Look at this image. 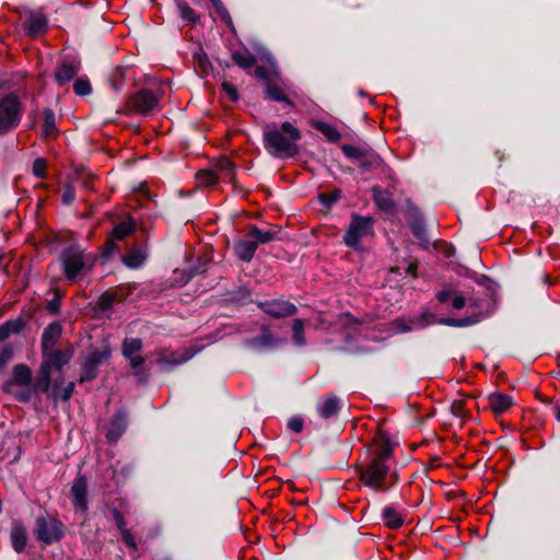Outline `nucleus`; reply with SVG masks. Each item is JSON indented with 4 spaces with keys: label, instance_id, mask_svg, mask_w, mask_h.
<instances>
[{
    "label": "nucleus",
    "instance_id": "50",
    "mask_svg": "<svg viewBox=\"0 0 560 560\" xmlns=\"http://www.w3.org/2000/svg\"><path fill=\"white\" fill-rule=\"evenodd\" d=\"M288 428L295 433L301 432L303 429V419L301 417H292L288 421Z\"/></svg>",
    "mask_w": 560,
    "mask_h": 560
},
{
    "label": "nucleus",
    "instance_id": "40",
    "mask_svg": "<svg viewBox=\"0 0 560 560\" xmlns=\"http://www.w3.org/2000/svg\"><path fill=\"white\" fill-rule=\"evenodd\" d=\"M108 357H109L108 351H103V352L95 351V352H92L88 357L86 360L90 361V365H94L97 368L103 361L107 360Z\"/></svg>",
    "mask_w": 560,
    "mask_h": 560
},
{
    "label": "nucleus",
    "instance_id": "64",
    "mask_svg": "<svg viewBox=\"0 0 560 560\" xmlns=\"http://www.w3.org/2000/svg\"><path fill=\"white\" fill-rule=\"evenodd\" d=\"M187 360H188V357H185V358H183V359H180V360H176L174 363H175V364H180V363L186 362Z\"/></svg>",
    "mask_w": 560,
    "mask_h": 560
},
{
    "label": "nucleus",
    "instance_id": "22",
    "mask_svg": "<svg viewBox=\"0 0 560 560\" xmlns=\"http://www.w3.org/2000/svg\"><path fill=\"white\" fill-rule=\"evenodd\" d=\"M340 410V400L336 396H329L326 399H324L320 408H319V415L324 419H329L331 417H335L338 415Z\"/></svg>",
    "mask_w": 560,
    "mask_h": 560
},
{
    "label": "nucleus",
    "instance_id": "44",
    "mask_svg": "<svg viewBox=\"0 0 560 560\" xmlns=\"http://www.w3.org/2000/svg\"><path fill=\"white\" fill-rule=\"evenodd\" d=\"M221 88H222V91L225 93V95L229 97V100H231L233 102L238 100L237 90L233 84H231L229 82H223L221 84Z\"/></svg>",
    "mask_w": 560,
    "mask_h": 560
},
{
    "label": "nucleus",
    "instance_id": "6",
    "mask_svg": "<svg viewBox=\"0 0 560 560\" xmlns=\"http://www.w3.org/2000/svg\"><path fill=\"white\" fill-rule=\"evenodd\" d=\"M32 372L25 364H18L13 369V378L7 381L2 389L4 393L16 397L20 401H26L30 394L25 390L31 385Z\"/></svg>",
    "mask_w": 560,
    "mask_h": 560
},
{
    "label": "nucleus",
    "instance_id": "33",
    "mask_svg": "<svg viewBox=\"0 0 560 560\" xmlns=\"http://www.w3.org/2000/svg\"><path fill=\"white\" fill-rule=\"evenodd\" d=\"M177 9H178L180 18L184 21H187L190 23H195L198 21V15L186 2H178Z\"/></svg>",
    "mask_w": 560,
    "mask_h": 560
},
{
    "label": "nucleus",
    "instance_id": "35",
    "mask_svg": "<svg viewBox=\"0 0 560 560\" xmlns=\"http://www.w3.org/2000/svg\"><path fill=\"white\" fill-rule=\"evenodd\" d=\"M74 384L70 382L66 387L59 388L58 385H54L52 394L57 399H61L62 401H67L73 394Z\"/></svg>",
    "mask_w": 560,
    "mask_h": 560
},
{
    "label": "nucleus",
    "instance_id": "36",
    "mask_svg": "<svg viewBox=\"0 0 560 560\" xmlns=\"http://www.w3.org/2000/svg\"><path fill=\"white\" fill-rule=\"evenodd\" d=\"M293 340L296 345L302 346L305 343L304 338V322L302 319H295L292 326Z\"/></svg>",
    "mask_w": 560,
    "mask_h": 560
},
{
    "label": "nucleus",
    "instance_id": "42",
    "mask_svg": "<svg viewBox=\"0 0 560 560\" xmlns=\"http://www.w3.org/2000/svg\"><path fill=\"white\" fill-rule=\"evenodd\" d=\"M115 295L109 292H105L101 295L98 301V307L101 311H107L113 306Z\"/></svg>",
    "mask_w": 560,
    "mask_h": 560
},
{
    "label": "nucleus",
    "instance_id": "3",
    "mask_svg": "<svg viewBox=\"0 0 560 560\" xmlns=\"http://www.w3.org/2000/svg\"><path fill=\"white\" fill-rule=\"evenodd\" d=\"M61 264L66 278L74 281L92 268L94 258L78 248H67L61 254Z\"/></svg>",
    "mask_w": 560,
    "mask_h": 560
},
{
    "label": "nucleus",
    "instance_id": "55",
    "mask_svg": "<svg viewBox=\"0 0 560 560\" xmlns=\"http://www.w3.org/2000/svg\"><path fill=\"white\" fill-rule=\"evenodd\" d=\"M114 518H115V523H116L117 527L119 528L120 533H122L124 529H128L126 527V522L124 520V516L118 511H115Z\"/></svg>",
    "mask_w": 560,
    "mask_h": 560
},
{
    "label": "nucleus",
    "instance_id": "14",
    "mask_svg": "<svg viewBox=\"0 0 560 560\" xmlns=\"http://www.w3.org/2000/svg\"><path fill=\"white\" fill-rule=\"evenodd\" d=\"M257 249V241L249 238L248 234L245 238L240 240L235 243L234 250L235 255L243 261H250Z\"/></svg>",
    "mask_w": 560,
    "mask_h": 560
},
{
    "label": "nucleus",
    "instance_id": "48",
    "mask_svg": "<svg viewBox=\"0 0 560 560\" xmlns=\"http://www.w3.org/2000/svg\"><path fill=\"white\" fill-rule=\"evenodd\" d=\"M13 358V350L10 347H5L0 352V370H2L9 361Z\"/></svg>",
    "mask_w": 560,
    "mask_h": 560
},
{
    "label": "nucleus",
    "instance_id": "51",
    "mask_svg": "<svg viewBox=\"0 0 560 560\" xmlns=\"http://www.w3.org/2000/svg\"><path fill=\"white\" fill-rule=\"evenodd\" d=\"M394 326L399 332H408L416 328L411 322L410 325H408L404 318L395 319Z\"/></svg>",
    "mask_w": 560,
    "mask_h": 560
},
{
    "label": "nucleus",
    "instance_id": "43",
    "mask_svg": "<svg viewBox=\"0 0 560 560\" xmlns=\"http://www.w3.org/2000/svg\"><path fill=\"white\" fill-rule=\"evenodd\" d=\"M124 77H125V68H121V67L116 68L110 77L112 85L115 90H119L121 88Z\"/></svg>",
    "mask_w": 560,
    "mask_h": 560
},
{
    "label": "nucleus",
    "instance_id": "19",
    "mask_svg": "<svg viewBox=\"0 0 560 560\" xmlns=\"http://www.w3.org/2000/svg\"><path fill=\"white\" fill-rule=\"evenodd\" d=\"M126 419L127 413L125 410H119L114 417V420L110 424V428L107 433V439L110 441H116L122 434L126 429Z\"/></svg>",
    "mask_w": 560,
    "mask_h": 560
},
{
    "label": "nucleus",
    "instance_id": "13",
    "mask_svg": "<svg viewBox=\"0 0 560 560\" xmlns=\"http://www.w3.org/2000/svg\"><path fill=\"white\" fill-rule=\"evenodd\" d=\"M80 70V63L75 61H65L56 70L55 79L59 85L70 82Z\"/></svg>",
    "mask_w": 560,
    "mask_h": 560
},
{
    "label": "nucleus",
    "instance_id": "16",
    "mask_svg": "<svg viewBox=\"0 0 560 560\" xmlns=\"http://www.w3.org/2000/svg\"><path fill=\"white\" fill-rule=\"evenodd\" d=\"M10 537L13 549L16 552H22L27 544V533L21 522L15 521L13 523Z\"/></svg>",
    "mask_w": 560,
    "mask_h": 560
},
{
    "label": "nucleus",
    "instance_id": "62",
    "mask_svg": "<svg viewBox=\"0 0 560 560\" xmlns=\"http://www.w3.org/2000/svg\"><path fill=\"white\" fill-rule=\"evenodd\" d=\"M555 416L558 421H560V404L555 407Z\"/></svg>",
    "mask_w": 560,
    "mask_h": 560
},
{
    "label": "nucleus",
    "instance_id": "45",
    "mask_svg": "<svg viewBox=\"0 0 560 560\" xmlns=\"http://www.w3.org/2000/svg\"><path fill=\"white\" fill-rule=\"evenodd\" d=\"M339 197V191L336 190L331 194H320L317 196V199L325 206L330 207Z\"/></svg>",
    "mask_w": 560,
    "mask_h": 560
},
{
    "label": "nucleus",
    "instance_id": "5",
    "mask_svg": "<svg viewBox=\"0 0 560 560\" xmlns=\"http://www.w3.org/2000/svg\"><path fill=\"white\" fill-rule=\"evenodd\" d=\"M35 536L46 544L51 545L61 540L65 534V526L58 517L54 515H43L36 518Z\"/></svg>",
    "mask_w": 560,
    "mask_h": 560
},
{
    "label": "nucleus",
    "instance_id": "30",
    "mask_svg": "<svg viewBox=\"0 0 560 560\" xmlns=\"http://www.w3.org/2000/svg\"><path fill=\"white\" fill-rule=\"evenodd\" d=\"M142 347L143 343L140 338H126L122 342V354L124 357H130L140 353Z\"/></svg>",
    "mask_w": 560,
    "mask_h": 560
},
{
    "label": "nucleus",
    "instance_id": "49",
    "mask_svg": "<svg viewBox=\"0 0 560 560\" xmlns=\"http://www.w3.org/2000/svg\"><path fill=\"white\" fill-rule=\"evenodd\" d=\"M121 536H122L125 544L129 548H131L132 550H138V545L136 542V539L129 529H124L121 533Z\"/></svg>",
    "mask_w": 560,
    "mask_h": 560
},
{
    "label": "nucleus",
    "instance_id": "39",
    "mask_svg": "<svg viewBox=\"0 0 560 560\" xmlns=\"http://www.w3.org/2000/svg\"><path fill=\"white\" fill-rule=\"evenodd\" d=\"M74 199H75L74 186L72 185V183L68 182V183H66V185L62 189V195H61L62 203L70 205Z\"/></svg>",
    "mask_w": 560,
    "mask_h": 560
},
{
    "label": "nucleus",
    "instance_id": "7",
    "mask_svg": "<svg viewBox=\"0 0 560 560\" xmlns=\"http://www.w3.org/2000/svg\"><path fill=\"white\" fill-rule=\"evenodd\" d=\"M21 112V104L16 95L8 94L0 98V133H4L19 125Z\"/></svg>",
    "mask_w": 560,
    "mask_h": 560
},
{
    "label": "nucleus",
    "instance_id": "58",
    "mask_svg": "<svg viewBox=\"0 0 560 560\" xmlns=\"http://www.w3.org/2000/svg\"><path fill=\"white\" fill-rule=\"evenodd\" d=\"M58 307H59L58 300H54V301L49 302V304L47 306L48 311L51 313H56L58 311Z\"/></svg>",
    "mask_w": 560,
    "mask_h": 560
},
{
    "label": "nucleus",
    "instance_id": "20",
    "mask_svg": "<svg viewBox=\"0 0 560 560\" xmlns=\"http://www.w3.org/2000/svg\"><path fill=\"white\" fill-rule=\"evenodd\" d=\"M47 30V20L40 13H32L28 16L27 33L32 36H39Z\"/></svg>",
    "mask_w": 560,
    "mask_h": 560
},
{
    "label": "nucleus",
    "instance_id": "63",
    "mask_svg": "<svg viewBox=\"0 0 560 560\" xmlns=\"http://www.w3.org/2000/svg\"><path fill=\"white\" fill-rule=\"evenodd\" d=\"M212 4H213V7H214L217 10H221V9H223V4H222V2H221L220 0H219V2H215V3H212Z\"/></svg>",
    "mask_w": 560,
    "mask_h": 560
},
{
    "label": "nucleus",
    "instance_id": "32",
    "mask_svg": "<svg viewBox=\"0 0 560 560\" xmlns=\"http://www.w3.org/2000/svg\"><path fill=\"white\" fill-rule=\"evenodd\" d=\"M267 97L275 102L289 103L285 91L276 84H268L266 88Z\"/></svg>",
    "mask_w": 560,
    "mask_h": 560
},
{
    "label": "nucleus",
    "instance_id": "23",
    "mask_svg": "<svg viewBox=\"0 0 560 560\" xmlns=\"http://www.w3.org/2000/svg\"><path fill=\"white\" fill-rule=\"evenodd\" d=\"M382 516L384 524L389 528H398L404 524L401 514L393 506H385Z\"/></svg>",
    "mask_w": 560,
    "mask_h": 560
},
{
    "label": "nucleus",
    "instance_id": "2",
    "mask_svg": "<svg viewBox=\"0 0 560 560\" xmlns=\"http://www.w3.org/2000/svg\"><path fill=\"white\" fill-rule=\"evenodd\" d=\"M301 133L291 122L285 121L279 128L273 126L264 132L266 150L276 158H292L298 154V140Z\"/></svg>",
    "mask_w": 560,
    "mask_h": 560
},
{
    "label": "nucleus",
    "instance_id": "53",
    "mask_svg": "<svg viewBox=\"0 0 560 560\" xmlns=\"http://www.w3.org/2000/svg\"><path fill=\"white\" fill-rule=\"evenodd\" d=\"M439 323L445 324L448 326H466V325L470 324V322L467 319L457 320V319H452V318L441 319Z\"/></svg>",
    "mask_w": 560,
    "mask_h": 560
},
{
    "label": "nucleus",
    "instance_id": "47",
    "mask_svg": "<svg viewBox=\"0 0 560 560\" xmlns=\"http://www.w3.org/2000/svg\"><path fill=\"white\" fill-rule=\"evenodd\" d=\"M96 366L90 365V361L85 360L83 364V375L81 381H89L95 377Z\"/></svg>",
    "mask_w": 560,
    "mask_h": 560
},
{
    "label": "nucleus",
    "instance_id": "27",
    "mask_svg": "<svg viewBox=\"0 0 560 560\" xmlns=\"http://www.w3.org/2000/svg\"><path fill=\"white\" fill-rule=\"evenodd\" d=\"M317 131L329 141V142H338L341 138V132L330 124L317 121Z\"/></svg>",
    "mask_w": 560,
    "mask_h": 560
},
{
    "label": "nucleus",
    "instance_id": "38",
    "mask_svg": "<svg viewBox=\"0 0 560 560\" xmlns=\"http://www.w3.org/2000/svg\"><path fill=\"white\" fill-rule=\"evenodd\" d=\"M434 322V315L431 313H423L421 316L411 319V323L416 328H424L425 326L431 325Z\"/></svg>",
    "mask_w": 560,
    "mask_h": 560
},
{
    "label": "nucleus",
    "instance_id": "59",
    "mask_svg": "<svg viewBox=\"0 0 560 560\" xmlns=\"http://www.w3.org/2000/svg\"><path fill=\"white\" fill-rule=\"evenodd\" d=\"M417 269H418V265L415 264V262H411V264H409V266L407 268V272L409 275H411L412 277H416L417 276Z\"/></svg>",
    "mask_w": 560,
    "mask_h": 560
},
{
    "label": "nucleus",
    "instance_id": "60",
    "mask_svg": "<svg viewBox=\"0 0 560 560\" xmlns=\"http://www.w3.org/2000/svg\"><path fill=\"white\" fill-rule=\"evenodd\" d=\"M255 74L258 77V78H262L264 77V68L262 67H257L255 69Z\"/></svg>",
    "mask_w": 560,
    "mask_h": 560
},
{
    "label": "nucleus",
    "instance_id": "8",
    "mask_svg": "<svg viewBox=\"0 0 560 560\" xmlns=\"http://www.w3.org/2000/svg\"><path fill=\"white\" fill-rule=\"evenodd\" d=\"M374 220L371 217L352 215L351 223L343 236L349 247L357 248L362 238L373 234Z\"/></svg>",
    "mask_w": 560,
    "mask_h": 560
},
{
    "label": "nucleus",
    "instance_id": "12",
    "mask_svg": "<svg viewBox=\"0 0 560 560\" xmlns=\"http://www.w3.org/2000/svg\"><path fill=\"white\" fill-rule=\"evenodd\" d=\"M71 494L73 497L74 506L82 511L86 512L88 510V482L84 476H78L72 485Z\"/></svg>",
    "mask_w": 560,
    "mask_h": 560
},
{
    "label": "nucleus",
    "instance_id": "41",
    "mask_svg": "<svg viewBox=\"0 0 560 560\" xmlns=\"http://www.w3.org/2000/svg\"><path fill=\"white\" fill-rule=\"evenodd\" d=\"M46 161L42 158H38L33 163V174L38 178H44L46 176Z\"/></svg>",
    "mask_w": 560,
    "mask_h": 560
},
{
    "label": "nucleus",
    "instance_id": "1",
    "mask_svg": "<svg viewBox=\"0 0 560 560\" xmlns=\"http://www.w3.org/2000/svg\"><path fill=\"white\" fill-rule=\"evenodd\" d=\"M393 447L388 441H375L374 455L371 463L361 471L362 482L374 489L386 491L397 480L392 470Z\"/></svg>",
    "mask_w": 560,
    "mask_h": 560
},
{
    "label": "nucleus",
    "instance_id": "24",
    "mask_svg": "<svg viewBox=\"0 0 560 560\" xmlns=\"http://www.w3.org/2000/svg\"><path fill=\"white\" fill-rule=\"evenodd\" d=\"M56 131H57V128H56L55 113L50 108H46L43 112L42 136L50 137V136L55 135Z\"/></svg>",
    "mask_w": 560,
    "mask_h": 560
},
{
    "label": "nucleus",
    "instance_id": "26",
    "mask_svg": "<svg viewBox=\"0 0 560 560\" xmlns=\"http://www.w3.org/2000/svg\"><path fill=\"white\" fill-rule=\"evenodd\" d=\"M231 57L242 69H249L256 63V57L249 51H234Z\"/></svg>",
    "mask_w": 560,
    "mask_h": 560
},
{
    "label": "nucleus",
    "instance_id": "57",
    "mask_svg": "<svg viewBox=\"0 0 560 560\" xmlns=\"http://www.w3.org/2000/svg\"><path fill=\"white\" fill-rule=\"evenodd\" d=\"M451 290H442L438 293L436 299L440 303H445L452 296Z\"/></svg>",
    "mask_w": 560,
    "mask_h": 560
},
{
    "label": "nucleus",
    "instance_id": "37",
    "mask_svg": "<svg viewBox=\"0 0 560 560\" xmlns=\"http://www.w3.org/2000/svg\"><path fill=\"white\" fill-rule=\"evenodd\" d=\"M73 90L77 95L84 96L91 93L92 88L88 80L78 79L73 83Z\"/></svg>",
    "mask_w": 560,
    "mask_h": 560
},
{
    "label": "nucleus",
    "instance_id": "34",
    "mask_svg": "<svg viewBox=\"0 0 560 560\" xmlns=\"http://www.w3.org/2000/svg\"><path fill=\"white\" fill-rule=\"evenodd\" d=\"M145 260L144 254L139 250L131 252L124 257V262L131 268L140 267Z\"/></svg>",
    "mask_w": 560,
    "mask_h": 560
},
{
    "label": "nucleus",
    "instance_id": "18",
    "mask_svg": "<svg viewBox=\"0 0 560 560\" xmlns=\"http://www.w3.org/2000/svg\"><path fill=\"white\" fill-rule=\"evenodd\" d=\"M372 192L373 200L378 207V209H381L384 212H392L394 210L395 205L392 199V195L388 191L383 190L382 188L376 186L372 188Z\"/></svg>",
    "mask_w": 560,
    "mask_h": 560
},
{
    "label": "nucleus",
    "instance_id": "46",
    "mask_svg": "<svg viewBox=\"0 0 560 560\" xmlns=\"http://www.w3.org/2000/svg\"><path fill=\"white\" fill-rule=\"evenodd\" d=\"M125 358L128 359L130 366L136 371L135 374L139 375L137 369L144 364V358L140 353L131 354L130 357Z\"/></svg>",
    "mask_w": 560,
    "mask_h": 560
},
{
    "label": "nucleus",
    "instance_id": "15",
    "mask_svg": "<svg viewBox=\"0 0 560 560\" xmlns=\"http://www.w3.org/2000/svg\"><path fill=\"white\" fill-rule=\"evenodd\" d=\"M62 332L61 325L58 323L49 324L42 336V350L47 351L55 349V345L60 338Z\"/></svg>",
    "mask_w": 560,
    "mask_h": 560
},
{
    "label": "nucleus",
    "instance_id": "9",
    "mask_svg": "<svg viewBox=\"0 0 560 560\" xmlns=\"http://www.w3.org/2000/svg\"><path fill=\"white\" fill-rule=\"evenodd\" d=\"M161 95L150 90H141L130 100V106L139 114H149L159 109Z\"/></svg>",
    "mask_w": 560,
    "mask_h": 560
},
{
    "label": "nucleus",
    "instance_id": "21",
    "mask_svg": "<svg viewBox=\"0 0 560 560\" xmlns=\"http://www.w3.org/2000/svg\"><path fill=\"white\" fill-rule=\"evenodd\" d=\"M215 170L219 178L223 180L234 182L235 172L234 164L228 158H220L215 163Z\"/></svg>",
    "mask_w": 560,
    "mask_h": 560
},
{
    "label": "nucleus",
    "instance_id": "52",
    "mask_svg": "<svg viewBox=\"0 0 560 560\" xmlns=\"http://www.w3.org/2000/svg\"><path fill=\"white\" fill-rule=\"evenodd\" d=\"M464 406H465L464 400H455L452 404V412L457 417H463L464 416Z\"/></svg>",
    "mask_w": 560,
    "mask_h": 560
},
{
    "label": "nucleus",
    "instance_id": "11",
    "mask_svg": "<svg viewBox=\"0 0 560 560\" xmlns=\"http://www.w3.org/2000/svg\"><path fill=\"white\" fill-rule=\"evenodd\" d=\"M260 307L275 318L291 316L296 312V307L292 303L280 300L261 303Z\"/></svg>",
    "mask_w": 560,
    "mask_h": 560
},
{
    "label": "nucleus",
    "instance_id": "28",
    "mask_svg": "<svg viewBox=\"0 0 560 560\" xmlns=\"http://www.w3.org/2000/svg\"><path fill=\"white\" fill-rule=\"evenodd\" d=\"M248 236L249 238H253V241H257L258 246L259 244H267L271 242L275 238L276 233L271 231H261L257 226H252L248 231Z\"/></svg>",
    "mask_w": 560,
    "mask_h": 560
},
{
    "label": "nucleus",
    "instance_id": "61",
    "mask_svg": "<svg viewBox=\"0 0 560 560\" xmlns=\"http://www.w3.org/2000/svg\"><path fill=\"white\" fill-rule=\"evenodd\" d=\"M359 165L362 166V167H365V168H371L369 166V160L368 159H364V160H361V161H358Z\"/></svg>",
    "mask_w": 560,
    "mask_h": 560
},
{
    "label": "nucleus",
    "instance_id": "56",
    "mask_svg": "<svg viewBox=\"0 0 560 560\" xmlns=\"http://www.w3.org/2000/svg\"><path fill=\"white\" fill-rule=\"evenodd\" d=\"M412 232H413L415 236L418 237L419 240H424L425 231H424V228L422 226V224H413Z\"/></svg>",
    "mask_w": 560,
    "mask_h": 560
},
{
    "label": "nucleus",
    "instance_id": "4",
    "mask_svg": "<svg viewBox=\"0 0 560 560\" xmlns=\"http://www.w3.org/2000/svg\"><path fill=\"white\" fill-rule=\"evenodd\" d=\"M71 357L72 351L70 350L62 351L58 349H51L43 351L44 360L40 365V384L43 385L44 390H48L50 387L52 371H59L70 361Z\"/></svg>",
    "mask_w": 560,
    "mask_h": 560
},
{
    "label": "nucleus",
    "instance_id": "10",
    "mask_svg": "<svg viewBox=\"0 0 560 560\" xmlns=\"http://www.w3.org/2000/svg\"><path fill=\"white\" fill-rule=\"evenodd\" d=\"M341 150L347 158L355 160L357 162L368 159L370 167L378 165L381 161L380 156L369 147H354L351 144H343Z\"/></svg>",
    "mask_w": 560,
    "mask_h": 560
},
{
    "label": "nucleus",
    "instance_id": "25",
    "mask_svg": "<svg viewBox=\"0 0 560 560\" xmlns=\"http://www.w3.org/2000/svg\"><path fill=\"white\" fill-rule=\"evenodd\" d=\"M24 327V322L20 318L8 320L0 326V341L8 339L13 334H19Z\"/></svg>",
    "mask_w": 560,
    "mask_h": 560
},
{
    "label": "nucleus",
    "instance_id": "29",
    "mask_svg": "<svg viewBox=\"0 0 560 560\" xmlns=\"http://www.w3.org/2000/svg\"><path fill=\"white\" fill-rule=\"evenodd\" d=\"M133 228L131 221L120 222L113 229L110 237L115 241H121L133 231Z\"/></svg>",
    "mask_w": 560,
    "mask_h": 560
},
{
    "label": "nucleus",
    "instance_id": "17",
    "mask_svg": "<svg viewBox=\"0 0 560 560\" xmlns=\"http://www.w3.org/2000/svg\"><path fill=\"white\" fill-rule=\"evenodd\" d=\"M512 398L509 395L502 393H493L489 396V406L497 416L505 412L512 406Z\"/></svg>",
    "mask_w": 560,
    "mask_h": 560
},
{
    "label": "nucleus",
    "instance_id": "54",
    "mask_svg": "<svg viewBox=\"0 0 560 560\" xmlns=\"http://www.w3.org/2000/svg\"><path fill=\"white\" fill-rule=\"evenodd\" d=\"M466 305V300L463 295H455L452 299V306L455 310H462Z\"/></svg>",
    "mask_w": 560,
    "mask_h": 560
},
{
    "label": "nucleus",
    "instance_id": "31",
    "mask_svg": "<svg viewBox=\"0 0 560 560\" xmlns=\"http://www.w3.org/2000/svg\"><path fill=\"white\" fill-rule=\"evenodd\" d=\"M196 179L200 186H212L214 185L219 176L218 174L212 170H202L196 174Z\"/></svg>",
    "mask_w": 560,
    "mask_h": 560
}]
</instances>
